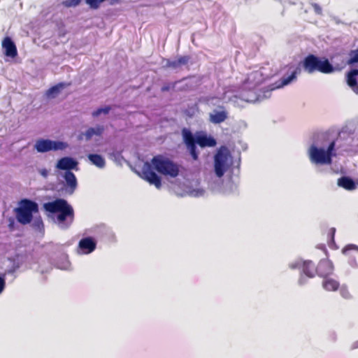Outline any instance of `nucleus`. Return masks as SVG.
Listing matches in <instances>:
<instances>
[{"label": "nucleus", "mask_w": 358, "mask_h": 358, "mask_svg": "<svg viewBox=\"0 0 358 358\" xmlns=\"http://www.w3.org/2000/svg\"><path fill=\"white\" fill-rule=\"evenodd\" d=\"M191 57L189 55L180 56L176 60L173 61L166 59V67L176 69L182 66L187 65Z\"/></svg>", "instance_id": "15"}, {"label": "nucleus", "mask_w": 358, "mask_h": 358, "mask_svg": "<svg viewBox=\"0 0 358 358\" xmlns=\"http://www.w3.org/2000/svg\"><path fill=\"white\" fill-rule=\"evenodd\" d=\"M340 294L345 299H349L351 298V294L345 286H342L340 288Z\"/></svg>", "instance_id": "29"}, {"label": "nucleus", "mask_w": 358, "mask_h": 358, "mask_svg": "<svg viewBox=\"0 0 358 358\" xmlns=\"http://www.w3.org/2000/svg\"><path fill=\"white\" fill-rule=\"evenodd\" d=\"M357 76V69H352L346 73L347 84L356 94H358V83L356 78Z\"/></svg>", "instance_id": "16"}, {"label": "nucleus", "mask_w": 358, "mask_h": 358, "mask_svg": "<svg viewBox=\"0 0 358 358\" xmlns=\"http://www.w3.org/2000/svg\"><path fill=\"white\" fill-rule=\"evenodd\" d=\"M6 287V282L3 277L0 276V294L3 291Z\"/></svg>", "instance_id": "36"}, {"label": "nucleus", "mask_w": 358, "mask_h": 358, "mask_svg": "<svg viewBox=\"0 0 358 358\" xmlns=\"http://www.w3.org/2000/svg\"><path fill=\"white\" fill-rule=\"evenodd\" d=\"M318 248L322 250L323 251H324L326 253L327 252L326 247H325L324 245H320Z\"/></svg>", "instance_id": "39"}, {"label": "nucleus", "mask_w": 358, "mask_h": 358, "mask_svg": "<svg viewBox=\"0 0 358 358\" xmlns=\"http://www.w3.org/2000/svg\"><path fill=\"white\" fill-rule=\"evenodd\" d=\"M1 45L3 49H4V55L6 56L13 58L17 55L16 45L9 36L3 38Z\"/></svg>", "instance_id": "13"}, {"label": "nucleus", "mask_w": 358, "mask_h": 358, "mask_svg": "<svg viewBox=\"0 0 358 358\" xmlns=\"http://www.w3.org/2000/svg\"><path fill=\"white\" fill-rule=\"evenodd\" d=\"M106 0H85V2L92 9H97L100 4Z\"/></svg>", "instance_id": "28"}, {"label": "nucleus", "mask_w": 358, "mask_h": 358, "mask_svg": "<svg viewBox=\"0 0 358 358\" xmlns=\"http://www.w3.org/2000/svg\"><path fill=\"white\" fill-rule=\"evenodd\" d=\"M336 233V229L332 227L330 228L327 233V244L329 247L331 249H337V247L336 246L334 236Z\"/></svg>", "instance_id": "24"}, {"label": "nucleus", "mask_w": 358, "mask_h": 358, "mask_svg": "<svg viewBox=\"0 0 358 358\" xmlns=\"http://www.w3.org/2000/svg\"><path fill=\"white\" fill-rule=\"evenodd\" d=\"M305 72L313 74L315 72L328 74L334 71V68L326 57H320L313 54L308 55L301 62Z\"/></svg>", "instance_id": "3"}, {"label": "nucleus", "mask_w": 358, "mask_h": 358, "mask_svg": "<svg viewBox=\"0 0 358 358\" xmlns=\"http://www.w3.org/2000/svg\"><path fill=\"white\" fill-rule=\"evenodd\" d=\"M297 72L298 71L296 69L292 72V74L290 76H287V77H282L281 79V84L280 85H278V87H282V86L287 85L289 83H290L293 80H294L296 78Z\"/></svg>", "instance_id": "25"}, {"label": "nucleus", "mask_w": 358, "mask_h": 358, "mask_svg": "<svg viewBox=\"0 0 358 358\" xmlns=\"http://www.w3.org/2000/svg\"><path fill=\"white\" fill-rule=\"evenodd\" d=\"M94 135L101 136L104 131V127L101 125H97L96 127H94Z\"/></svg>", "instance_id": "35"}, {"label": "nucleus", "mask_w": 358, "mask_h": 358, "mask_svg": "<svg viewBox=\"0 0 358 358\" xmlns=\"http://www.w3.org/2000/svg\"><path fill=\"white\" fill-rule=\"evenodd\" d=\"M310 159L316 164H330L332 159L324 149L311 145L309 149Z\"/></svg>", "instance_id": "7"}, {"label": "nucleus", "mask_w": 358, "mask_h": 358, "mask_svg": "<svg viewBox=\"0 0 358 358\" xmlns=\"http://www.w3.org/2000/svg\"><path fill=\"white\" fill-rule=\"evenodd\" d=\"M110 110H111V107L109 106H105L104 108H99L92 112V116L94 117H96L99 116L101 113L107 115V114H108V113L110 112Z\"/></svg>", "instance_id": "27"}, {"label": "nucleus", "mask_w": 358, "mask_h": 358, "mask_svg": "<svg viewBox=\"0 0 358 358\" xmlns=\"http://www.w3.org/2000/svg\"><path fill=\"white\" fill-rule=\"evenodd\" d=\"M339 282L331 278L327 277L322 281V287L327 291H336L339 288Z\"/></svg>", "instance_id": "21"}, {"label": "nucleus", "mask_w": 358, "mask_h": 358, "mask_svg": "<svg viewBox=\"0 0 358 358\" xmlns=\"http://www.w3.org/2000/svg\"><path fill=\"white\" fill-rule=\"evenodd\" d=\"M71 84V83H59L48 89L46 92V96L50 98H54L62 89L70 86Z\"/></svg>", "instance_id": "19"}, {"label": "nucleus", "mask_w": 358, "mask_h": 358, "mask_svg": "<svg viewBox=\"0 0 358 358\" xmlns=\"http://www.w3.org/2000/svg\"><path fill=\"white\" fill-rule=\"evenodd\" d=\"M315 268L312 261L307 260L303 263L302 271L309 278H313L315 275Z\"/></svg>", "instance_id": "22"}, {"label": "nucleus", "mask_w": 358, "mask_h": 358, "mask_svg": "<svg viewBox=\"0 0 358 358\" xmlns=\"http://www.w3.org/2000/svg\"><path fill=\"white\" fill-rule=\"evenodd\" d=\"M94 135V127H90L85 133L86 140H90Z\"/></svg>", "instance_id": "33"}, {"label": "nucleus", "mask_w": 358, "mask_h": 358, "mask_svg": "<svg viewBox=\"0 0 358 358\" xmlns=\"http://www.w3.org/2000/svg\"><path fill=\"white\" fill-rule=\"evenodd\" d=\"M38 224H43V222H42V221H41V220H40V221L38 222Z\"/></svg>", "instance_id": "40"}, {"label": "nucleus", "mask_w": 358, "mask_h": 358, "mask_svg": "<svg viewBox=\"0 0 358 358\" xmlns=\"http://www.w3.org/2000/svg\"><path fill=\"white\" fill-rule=\"evenodd\" d=\"M229 152L226 148H221L215 155L214 167L217 177L221 178L226 171Z\"/></svg>", "instance_id": "6"}, {"label": "nucleus", "mask_w": 358, "mask_h": 358, "mask_svg": "<svg viewBox=\"0 0 358 358\" xmlns=\"http://www.w3.org/2000/svg\"><path fill=\"white\" fill-rule=\"evenodd\" d=\"M335 145H336L335 141H333L332 142H331L329 143L327 150H325L327 152V153H328L329 155V157L331 159H332V157L335 155V154L334 153Z\"/></svg>", "instance_id": "31"}, {"label": "nucleus", "mask_w": 358, "mask_h": 358, "mask_svg": "<svg viewBox=\"0 0 358 358\" xmlns=\"http://www.w3.org/2000/svg\"><path fill=\"white\" fill-rule=\"evenodd\" d=\"M350 58L348 60V64L352 65L358 63V48L357 50H350L349 52Z\"/></svg>", "instance_id": "26"}, {"label": "nucleus", "mask_w": 358, "mask_h": 358, "mask_svg": "<svg viewBox=\"0 0 358 358\" xmlns=\"http://www.w3.org/2000/svg\"><path fill=\"white\" fill-rule=\"evenodd\" d=\"M227 112L224 110L221 111L215 110L213 113L210 114V121L213 124H220L224 122L227 118Z\"/></svg>", "instance_id": "18"}, {"label": "nucleus", "mask_w": 358, "mask_h": 358, "mask_svg": "<svg viewBox=\"0 0 358 358\" xmlns=\"http://www.w3.org/2000/svg\"><path fill=\"white\" fill-rule=\"evenodd\" d=\"M41 174L43 176V177H47L48 176V171L46 169H43L40 171Z\"/></svg>", "instance_id": "37"}, {"label": "nucleus", "mask_w": 358, "mask_h": 358, "mask_svg": "<svg viewBox=\"0 0 358 358\" xmlns=\"http://www.w3.org/2000/svg\"><path fill=\"white\" fill-rule=\"evenodd\" d=\"M337 185L343 189L352 191L357 188L355 182L350 177L342 176L338 179Z\"/></svg>", "instance_id": "17"}, {"label": "nucleus", "mask_w": 358, "mask_h": 358, "mask_svg": "<svg viewBox=\"0 0 358 358\" xmlns=\"http://www.w3.org/2000/svg\"><path fill=\"white\" fill-rule=\"evenodd\" d=\"M182 134L183 141L194 160H197L199 158V153L196 151V143L201 148L214 147L216 145V141L213 137L202 135L198 136L195 138L192 133L185 128L182 130Z\"/></svg>", "instance_id": "2"}, {"label": "nucleus", "mask_w": 358, "mask_h": 358, "mask_svg": "<svg viewBox=\"0 0 358 358\" xmlns=\"http://www.w3.org/2000/svg\"><path fill=\"white\" fill-rule=\"evenodd\" d=\"M88 159L92 162V164L95 165L99 169H102L106 165V161L104 158L98 154H90L88 155Z\"/></svg>", "instance_id": "23"}, {"label": "nucleus", "mask_w": 358, "mask_h": 358, "mask_svg": "<svg viewBox=\"0 0 358 358\" xmlns=\"http://www.w3.org/2000/svg\"><path fill=\"white\" fill-rule=\"evenodd\" d=\"M78 162L69 157H64L58 160L56 167L60 170H65L66 171L72 169H78Z\"/></svg>", "instance_id": "11"}, {"label": "nucleus", "mask_w": 358, "mask_h": 358, "mask_svg": "<svg viewBox=\"0 0 358 358\" xmlns=\"http://www.w3.org/2000/svg\"><path fill=\"white\" fill-rule=\"evenodd\" d=\"M333 263L328 259H321L315 268V274L319 276L326 278L331 275L334 272Z\"/></svg>", "instance_id": "9"}, {"label": "nucleus", "mask_w": 358, "mask_h": 358, "mask_svg": "<svg viewBox=\"0 0 358 358\" xmlns=\"http://www.w3.org/2000/svg\"><path fill=\"white\" fill-rule=\"evenodd\" d=\"M68 204L67 201L62 199H57L53 201L44 203V209L50 213H55L61 211Z\"/></svg>", "instance_id": "10"}, {"label": "nucleus", "mask_w": 358, "mask_h": 358, "mask_svg": "<svg viewBox=\"0 0 358 358\" xmlns=\"http://www.w3.org/2000/svg\"><path fill=\"white\" fill-rule=\"evenodd\" d=\"M177 83H178V82L176 81L173 83L165 84L164 85L162 86L161 91L162 92H168L170 90L175 88Z\"/></svg>", "instance_id": "32"}, {"label": "nucleus", "mask_w": 358, "mask_h": 358, "mask_svg": "<svg viewBox=\"0 0 358 358\" xmlns=\"http://www.w3.org/2000/svg\"><path fill=\"white\" fill-rule=\"evenodd\" d=\"M81 2V0H66L65 1H64L63 4L66 6V7H75L78 5L80 4V3Z\"/></svg>", "instance_id": "30"}, {"label": "nucleus", "mask_w": 358, "mask_h": 358, "mask_svg": "<svg viewBox=\"0 0 358 358\" xmlns=\"http://www.w3.org/2000/svg\"><path fill=\"white\" fill-rule=\"evenodd\" d=\"M38 212L37 203L28 199H23L15 209L17 220L23 225L29 224L33 219V214Z\"/></svg>", "instance_id": "4"}, {"label": "nucleus", "mask_w": 358, "mask_h": 358, "mask_svg": "<svg viewBox=\"0 0 358 358\" xmlns=\"http://www.w3.org/2000/svg\"><path fill=\"white\" fill-rule=\"evenodd\" d=\"M96 247V243L92 237L82 238L78 243V248L84 254L92 252Z\"/></svg>", "instance_id": "12"}, {"label": "nucleus", "mask_w": 358, "mask_h": 358, "mask_svg": "<svg viewBox=\"0 0 358 358\" xmlns=\"http://www.w3.org/2000/svg\"><path fill=\"white\" fill-rule=\"evenodd\" d=\"M311 6H312L313 8L314 9V11L316 14H317V15L322 14V9L319 4H317L316 3H311Z\"/></svg>", "instance_id": "34"}, {"label": "nucleus", "mask_w": 358, "mask_h": 358, "mask_svg": "<svg viewBox=\"0 0 358 358\" xmlns=\"http://www.w3.org/2000/svg\"><path fill=\"white\" fill-rule=\"evenodd\" d=\"M356 348H358V341L355 342L352 346H351V350H353V349H356Z\"/></svg>", "instance_id": "38"}, {"label": "nucleus", "mask_w": 358, "mask_h": 358, "mask_svg": "<svg viewBox=\"0 0 358 358\" xmlns=\"http://www.w3.org/2000/svg\"><path fill=\"white\" fill-rule=\"evenodd\" d=\"M64 178L66 181V189L69 194H73L76 190L78 182L75 174L71 171H65Z\"/></svg>", "instance_id": "14"}, {"label": "nucleus", "mask_w": 358, "mask_h": 358, "mask_svg": "<svg viewBox=\"0 0 358 358\" xmlns=\"http://www.w3.org/2000/svg\"><path fill=\"white\" fill-rule=\"evenodd\" d=\"M68 146L69 145L66 142L40 138L36 141L34 148L37 152L43 153L52 150H64L67 148Z\"/></svg>", "instance_id": "5"}, {"label": "nucleus", "mask_w": 358, "mask_h": 358, "mask_svg": "<svg viewBox=\"0 0 358 358\" xmlns=\"http://www.w3.org/2000/svg\"><path fill=\"white\" fill-rule=\"evenodd\" d=\"M59 215H57V220L59 222H64L67 217H71V220H73L74 213L72 207L68 203L65 208H64L61 211L59 212Z\"/></svg>", "instance_id": "20"}, {"label": "nucleus", "mask_w": 358, "mask_h": 358, "mask_svg": "<svg viewBox=\"0 0 358 358\" xmlns=\"http://www.w3.org/2000/svg\"><path fill=\"white\" fill-rule=\"evenodd\" d=\"M342 253L348 258V264L352 268H357L358 263V246L355 244H348L342 249Z\"/></svg>", "instance_id": "8"}, {"label": "nucleus", "mask_w": 358, "mask_h": 358, "mask_svg": "<svg viewBox=\"0 0 358 358\" xmlns=\"http://www.w3.org/2000/svg\"><path fill=\"white\" fill-rule=\"evenodd\" d=\"M154 169L162 175L172 178L177 177L180 171L177 164L162 155L155 156L151 159V162H145L142 167L141 177L157 189L162 187V178Z\"/></svg>", "instance_id": "1"}]
</instances>
